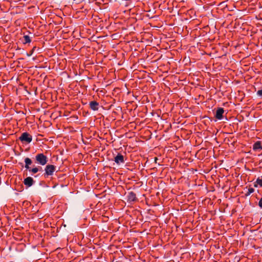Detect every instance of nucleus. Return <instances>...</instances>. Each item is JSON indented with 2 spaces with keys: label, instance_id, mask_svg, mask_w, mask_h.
I'll return each mask as SVG.
<instances>
[{
  "label": "nucleus",
  "instance_id": "6e6552de",
  "mask_svg": "<svg viewBox=\"0 0 262 262\" xmlns=\"http://www.w3.org/2000/svg\"><path fill=\"white\" fill-rule=\"evenodd\" d=\"M90 107L93 111H98L99 108V104L96 101H91L89 103Z\"/></svg>",
  "mask_w": 262,
  "mask_h": 262
},
{
  "label": "nucleus",
  "instance_id": "f8f14e48",
  "mask_svg": "<svg viewBox=\"0 0 262 262\" xmlns=\"http://www.w3.org/2000/svg\"><path fill=\"white\" fill-rule=\"evenodd\" d=\"M259 185L260 187H262V179L258 177L254 184V187H257Z\"/></svg>",
  "mask_w": 262,
  "mask_h": 262
},
{
  "label": "nucleus",
  "instance_id": "f257e3e1",
  "mask_svg": "<svg viewBox=\"0 0 262 262\" xmlns=\"http://www.w3.org/2000/svg\"><path fill=\"white\" fill-rule=\"evenodd\" d=\"M25 167L27 170H28L32 175L38 172L37 166H34L31 168L30 166L32 164V160L29 158H26L25 159Z\"/></svg>",
  "mask_w": 262,
  "mask_h": 262
},
{
  "label": "nucleus",
  "instance_id": "0eeeda50",
  "mask_svg": "<svg viewBox=\"0 0 262 262\" xmlns=\"http://www.w3.org/2000/svg\"><path fill=\"white\" fill-rule=\"evenodd\" d=\"M224 110L222 107H218L216 110L215 117L218 120H221L223 118Z\"/></svg>",
  "mask_w": 262,
  "mask_h": 262
},
{
  "label": "nucleus",
  "instance_id": "20e7f679",
  "mask_svg": "<svg viewBox=\"0 0 262 262\" xmlns=\"http://www.w3.org/2000/svg\"><path fill=\"white\" fill-rule=\"evenodd\" d=\"M19 140L23 143H30L32 140V136L28 133L24 132L19 137Z\"/></svg>",
  "mask_w": 262,
  "mask_h": 262
},
{
  "label": "nucleus",
  "instance_id": "f3484780",
  "mask_svg": "<svg viewBox=\"0 0 262 262\" xmlns=\"http://www.w3.org/2000/svg\"><path fill=\"white\" fill-rule=\"evenodd\" d=\"M37 168H38V171H43V169H42V168L41 167V166H37Z\"/></svg>",
  "mask_w": 262,
  "mask_h": 262
},
{
  "label": "nucleus",
  "instance_id": "1a4fd4ad",
  "mask_svg": "<svg viewBox=\"0 0 262 262\" xmlns=\"http://www.w3.org/2000/svg\"><path fill=\"white\" fill-rule=\"evenodd\" d=\"M34 182V181L32 177H28L24 179V183L26 186L30 187L33 185Z\"/></svg>",
  "mask_w": 262,
  "mask_h": 262
},
{
  "label": "nucleus",
  "instance_id": "dca6fc26",
  "mask_svg": "<svg viewBox=\"0 0 262 262\" xmlns=\"http://www.w3.org/2000/svg\"><path fill=\"white\" fill-rule=\"evenodd\" d=\"M35 49H36V47H34L33 48V49L31 50V51H30V54H28V56H30L31 55H32Z\"/></svg>",
  "mask_w": 262,
  "mask_h": 262
},
{
  "label": "nucleus",
  "instance_id": "7ed1b4c3",
  "mask_svg": "<svg viewBox=\"0 0 262 262\" xmlns=\"http://www.w3.org/2000/svg\"><path fill=\"white\" fill-rule=\"evenodd\" d=\"M35 160L37 163L43 166L48 162V158L43 154H38L35 156Z\"/></svg>",
  "mask_w": 262,
  "mask_h": 262
},
{
  "label": "nucleus",
  "instance_id": "9d476101",
  "mask_svg": "<svg viewBox=\"0 0 262 262\" xmlns=\"http://www.w3.org/2000/svg\"><path fill=\"white\" fill-rule=\"evenodd\" d=\"M253 149L254 150H257L258 149H262V146L261 145V142L259 141H256L254 143L253 145Z\"/></svg>",
  "mask_w": 262,
  "mask_h": 262
},
{
  "label": "nucleus",
  "instance_id": "a211bd4d",
  "mask_svg": "<svg viewBox=\"0 0 262 262\" xmlns=\"http://www.w3.org/2000/svg\"><path fill=\"white\" fill-rule=\"evenodd\" d=\"M66 176V174H61V175L59 176H58V178H62V177H64V176Z\"/></svg>",
  "mask_w": 262,
  "mask_h": 262
},
{
  "label": "nucleus",
  "instance_id": "39448f33",
  "mask_svg": "<svg viewBox=\"0 0 262 262\" xmlns=\"http://www.w3.org/2000/svg\"><path fill=\"white\" fill-rule=\"evenodd\" d=\"M114 161L118 165L124 163L125 162L124 156L121 153H118L114 158Z\"/></svg>",
  "mask_w": 262,
  "mask_h": 262
},
{
  "label": "nucleus",
  "instance_id": "f03ea898",
  "mask_svg": "<svg viewBox=\"0 0 262 262\" xmlns=\"http://www.w3.org/2000/svg\"><path fill=\"white\" fill-rule=\"evenodd\" d=\"M44 170L45 172L43 173L42 176L45 179H47L53 174L56 170V166L54 165L48 164L46 166Z\"/></svg>",
  "mask_w": 262,
  "mask_h": 262
},
{
  "label": "nucleus",
  "instance_id": "2eb2a0df",
  "mask_svg": "<svg viewBox=\"0 0 262 262\" xmlns=\"http://www.w3.org/2000/svg\"><path fill=\"white\" fill-rule=\"evenodd\" d=\"M258 206L260 208H262V198L259 201Z\"/></svg>",
  "mask_w": 262,
  "mask_h": 262
},
{
  "label": "nucleus",
  "instance_id": "ddd939ff",
  "mask_svg": "<svg viewBox=\"0 0 262 262\" xmlns=\"http://www.w3.org/2000/svg\"><path fill=\"white\" fill-rule=\"evenodd\" d=\"M254 191V189L253 188H249L247 192L245 194L246 196H248Z\"/></svg>",
  "mask_w": 262,
  "mask_h": 262
},
{
  "label": "nucleus",
  "instance_id": "9b49d317",
  "mask_svg": "<svg viewBox=\"0 0 262 262\" xmlns=\"http://www.w3.org/2000/svg\"><path fill=\"white\" fill-rule=\"evenodd\" d=\"M31 41V39L29 36H28L27 35L24 36L23 40V43L26 44V43H30Z\"/></svg>",
  "mask_w": 262,
  "mask_h": 262
},
{
  "label": "nucleus",
  "instance_id": "4468645a",
  "mask_svg": "<svg viewBox=\"0 0 262 262\" xmlns=\"http://www.w3.org/2000/svg\"><path fill=\"white\" fill-rule=\"evenodd\" d=\"M257 95H258L259 96L262 97V89L260 90H258L257 92Z\"/></svg>",
  "mask_w": 262,
  "mask_h": 262
},
{
  "label": "nucleus",
  "instance_id": "423d86ee",
  "mask_svg": "<svg viewBox=\"0 0 262 262\" xmlns=\"http://www.w3.org/2000/svg\"><path fill=\"white\" fill-rule=\"evenodd\" d=\"M127 198V201L129 203L136 202L138 200L136 193L133 191L129 192Z\"/></svg>",
  "mask_w": 262,
  "mask_h": 262
}]
</instances>
